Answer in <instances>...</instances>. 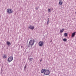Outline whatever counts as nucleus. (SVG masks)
I'll return each instance as SVG.
<instances>
[{"label":"nucleus","instance_id":"15","mask_svg":"<svg viewBox=\"0 0 76 76\" xmlns=\"http://www.w3.org/2000/svg\"><path fill=\"white\" fill-rule=\"evenodd\" d=\"M64 36H65V37H67V33H65L64 34Z\"/></svg>","mask_w":76,"mask_h":76},{"label":"nucleus","instance_id":"13","mask_svg":"<svg viewBox=\"0 0 76 76\" xmlns=\"http://www.w3.org/2000/svg\"><path fill=\"white\" fill-rule=\"evenodd\" d=\"M63 40L64 41L66 42V41H67V39L66 38H64L63 39Z\"/></svg>","mask_w":76,"mask_h":76},{"label":"nucleus","instance_id":"3","mask_svg":"<svg viewBox=\"0 0 76 76\" xmlns=\"http://www.w3.org/2000/svg\"><path fill=\"white\" fill-rule=\"evenodd\" d=\"M13 57L10 56L8 58V61L10 63V62H11V61H13Z\"/></svg>","mask_w":76,"mask_h":76},{"label":"nucleus","instance_id":"19","mask_svg":"<svg viewBox=\"0 0 76 76\" xmlns=\"http://www.w3.org/2000/svg\"><path fill=\"white\" fill-rule=\"evenodd\" d=\"M36 10H38V8H36Z\"/></svg>","mask_w":76,"mask_h":76},{"label":"nucleus","instance_id":"5","mask_svg":"<svg viewBox=\"0 0 76 76\" xmlns=\"http://www.w3.org/2000/svg\"><path fill=\"white\" fill-rule=\"evenodd\" d=\"M44 74L45 75H48L50 74V71L48 70H45Z\"/></svg>","mask_w":76,"mask_h":76},{"label":"nucleus","instance_id":"6","mask_svg":"<svg viewBox=\"0 0 76 76\" xmlns=\"http://www.w3.org/2000/svg\"><path fill=\"white\" fill-rule=\"evenodd\" d=\"M28 28L31 29H34V26H29Z\"/></svg>","mask_w":76,"mask_h":76},{"label":"nucleus","instance_id":"4","mask_svg":"<svg viewBox=\"0 0 76 76\" xmlns=\"http://www.w3.org/2000/svg\"><path fill=\"white\" fill-rule=\"evenodd\" d=\"M39 45L40 47H42L44 45V42L43 41H40L39 43Z\"/></svg>","mask_w":76,"mask_h":76},{"label":"nucleus","instance_id":"1","mask_svg":"<svg viewBox=\"0 0 76 76\" xmlns=\"http://www.w3.org/2000/svg\"><path fill=\"white\" fill-rule=\"evenodd\" d=\"M34 42L35 40L34 39L31 40L29 42V45H31V46L32 47V46L34 45Z\"/></svg>","mask_w":76,"mask_h":76},{"label":"nucleus","instance_id":"2","mask_svg":"<svg viewBox=\"0 0 76 76\" xmlns=\"http://www.w3.org/2000/svg\"><path fill=\"white\" fill-rule=\"evenodd\" d=\"M7 12L9 14H11L13 13V10L12 9H8L7 10Z\"/></svg>","mask_w":76,"mask_h":76},{"label":"nucleus","instance_id":"8","mask_svg":"<svg viewBox=\"0 0 76 76\" xmlns=\"http://www.w3.org/2000/svg\"><path fill=\"white\" fill-rule=\"evenodd\" d=\"M2 57L4 58H7V56H6V54H4L2 55Z\"/></svg>","mask_w":76,"mask_h":76},{"label":"nucleus","instance_id":"17","mask_svg":"<svg viewBox=\"0 0 76 76\" xmlns=\"http://www.w3.org/2000/svg\"><path fill=\"white\" fill-rule=\"evenodd\" d=\"M49 22V18H48V22H47V24H48Z\"/></svg>","mask_w":76,"mask_h":76},{"label":"nucleus","instance_id":"21","mask_svg":"<svg viewBox=\"0 0 76 76\" xmlns=\"http://www.w3.org/2000/svg\"><path fill=\"white\" fill-rule=\"evenodd\" d=\"M42 61V60H40V62H41Z\"/></svg>","mask_w":76,"mask_h":76},{"label":"nucleus","instance_id":"20","mask_svg":"<svg viewBox=\"0 0 76 76\" xmlns=\"http://www.w3.org/2000/svg\"><path fill=\"white\" fill-rule=\"evenodd\" d=\"M21 48H23V46H21Z\"/></svg>","mask_w":76,"mask_h":76},{"label":"nucleus","instance_id":"7","mask_svg":"<svg viewBox=\"0 0 76 76\" xmlns=\"http://www.w3.org/2000/svg\"><path fill=\"white\" fill-rule=\"evenodd\" d=\"M59 4L60 5L63 4V1L62 0H59Z\"/></svg>","mask_w":76,"mask_h":76},{"label":"nucleus","instance_id":"9","mask_svg":"<svg viewBox=\"0 0 76 76\" xmlns=\"http://www.w3.org/2000/svg\"><path fill=\"white\" fill-rule=\"evenodd\" d=\"M75 32H74L73 33L72 35V37H75Z\"/></svg>","mask_w":76,"mask_h":76},{"label":"nucleus","instance_id":"14","mask_svg":"<svg viewBox=\"0 0 76 76\" xmlns=\"http://www.w3.org/2000/svg\"><path fill=\"white\" fill-rule=\"evenodd\" d=\"M33 60V58H30L29 59V60L30 61H32Z\"/></svg>","mask_w":76,"mask_h":76},{"label":"nucleus","instance_id":"12","mask_svg":"<svg viewBox=\"0 0 76 76\" xmlns=\"http://www.w3.org/2000/svg\"><path fill=\"white\" fill-rule=\"evenodd\" d=\"M64 29H62L61 30H60V32H61V33L63 32V31H64Z\"/></svg>","mask_w":76,"mask_h":76},{"label":"nucleus","instance_id":"11","mask_svg":"<svg viewBox=\"0 0 76 76\" xmlns=\"http://www.w3.org/2000/svg\"><path fill=\"white\" fill-rule=\"evenodd\" d=\"M7 44L8 45H11V43L10 42L8 41L7 42Z\"/></svg>","mask_w":76,"mask_h":76},{"label":"nucleus","instance_id":"18","mask_svg":"<svg viewBox=\"0 0 76 76\" xmlns=\"http://www.w3.org/2000/svg\"><path fill=\"white\" fill-rule=\"evenodd\" d=\"M26 66H25V67H24L25 69H26Z\"/></svg>","mask_w":76,"mask_h":76},{"label":"nucleus","instance_id":"16","mask_svg":"<svg viewBox=\"0 0 76 76\" xmlns=\"http://www.w3.org/2000/svg\"><path fill=\"white\" fill-rule=\"evenodd\" d=\"M48 11L49 12H51V9H48Z\"/></svg>","mask_w":76,"mask_h":76},{"label":"nucleus","instance_id":"10","mask_svg":"<svg viewBox=\"0 0 76 76\" xmlns=\"http://www.w3.org/2000/svg\"><path fill=\"white\" fill-rule=\"evenodd\" d=\"M45 69H42L41 70V73H44L45 71Z\"/></svg>","mask_w":76,"mask_h":76}]
</instances>
